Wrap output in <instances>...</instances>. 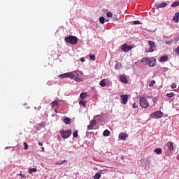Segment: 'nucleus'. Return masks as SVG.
I'll list each match as a JSON object with an SVG mask.
<instances>
[{
    "instance_id": "39",
    "label": "nucleus",
    "mask_w": 179,
    "mask_h": 179,
    "mask_svg": "<svg viewBox=\"0 0 179 179\" xmlns=\"http://www.w3.org/2000/svg\"><path fill=\"white\" fill-rule=\"evenodd\" d=\"M113 20H120V18H118V16L117 15H115L113 17Z\"/></svg>"
},
{
    "instance_id": "6",
    "label": "nucleus",
    "mask_w": 179,
    "mask_h": 179,
    "mask_svg": "<svg viewBox=\"0 0 179 179\" xmlns=\"http://www.w3.org/2000/svg\"><path fill=\"white\" fill-rule=\"evenodd\" d=\"M148 45L150 47L149 52H153L155 50H156V43H155V42H153L152 41H148Z\"/></svg>"
},
{
    "instance_id": "38",
    "label": "nucleus",
    "mask_w": 179,
    "mask_h": 179,
    "mask_svg": "<svg viewBox=\"0 0 179 179\" xmlns=\"http://www.w3.org/2000/svg\"><path fill=\"white\" fill-rule=\"evenodd\" d=\"M134 24H141V21L139 20L134 21Z\"/></svg>"
},
{
    "instance_id": "12",
    "label": "nucleus",
    "mask_w": 179,
    "mask_h": 179,
    "mask_svg": "<svg viewBox=\"0 0 179 179\" xmlns=\"http://www.w3.org/2000/svg\"><path fill=\"white\" fill-rule=\"evenodd\" d=\"M127 137H128V135H127V134L125 133H120L119 134L120 139H122V141H125V139H127Z\"/></svg>"
},
{
    "instance_id": "25",
    "label": "nucleus",
    "mask_w": 179,
    "mask_h": 179,
    "mask_svg": "<svg viewBox=\"0 0 179 179\" xmlns=\"http://www.w3.org/2000/svg\"><path fill=\"white\" fill-rule=\"evenodd\" d=\"M86 103H87V102L85 101H79L80 106H83L84 107V108H86Z\"/></svg>"
},
{
    "instance_id": "46",
    "label": "nucleus",
    "mask_w": 179,
    "mask_h": 179,
    "mask_svg": "<svg viewBox=\"0 0 179 179\" xmlns=\"http://www.w3.org/2000/svg\"><path fill=\"white\" fill-rule=\"evenodd\" d=\"M153 103H157V99H155L152 100Z\"/></svg>"
},
{
    "instance_id": "32",
    "label": "nucleus",
    "mask_w": 179,
    "mask_h": 179,
    "mask_svg": "<svg viewBox=\"0 0 179 179\" xmlns=\"http://www.w3.org/2000/svg\"><path fill=\"white\" fill-rule=\"evenodd\" d=\"M155 83H156V81H155V80L150 81V84H149L150 87H152V86H154Z\"/></svg>"
},
{
    "instance_id": "20",
    "label": "nucleus",
    "mask_w": 179,
    "mask_h": 179,
    "mask_svg": "<svg viewBox=\"0 0 179 179\" xmlns=\"http://www.w3.org/2000/svg\"><path fill=\"white\" fill-rule=\"evenodd\" d=\"M36 171H37L36 168H32L28 170V172L29 173V174H33V173H36Z\"/></svg>"
},
{
    "instance_id": "18",
    "label": "nucleus",
    "mask_w": 179,
    "mask_h": 179,
    "mask_svg": "<svg viewBox=\"0 0 179 179\" xmlns=\"http://www.w3.org/2000/svg\"><path fill=\"white\" fill-rule=\"evenodd\" d=\"M173 20H175V22L178 23V22L179 21V13H176L175 14V15L173 16Z\"/></svg>"
},
{
    "instance_id": "27",
    "label": "nucleus",
    "mask_w": 179,
    "mask_h": 179,
    "mask_svg": "<svg viewBox=\"0 0 179 179\" xmlns=\"http://www.w3.org/2000/svg\"><path fill=\"white\" fill-rule=\"evenodd\" d=\"M99 85H100V86H101V87H105V86H106V80H104V79L101 80Z\"/></svg>"
},
{
    "instance_id": "11",
    "label": "nucleus",
    "mask_w": 179,
    "mask_h": 179,
    "mask_svg": "<svg viewBox=\"0 0 179 179\" xmlns=\"http://www.w3.org/2000/svg\"><path fill=\"white\" fill-rule=\"evenodd\" d=\"M94 125H96V120H92L90 124L87 126L88 129H93V127H94Z\"/></svg>"
},
{
    "instance_id": "3",
    "label": "nucleus",
    "mask_w": 179,
    "mask_h": 179,
    "mask_svg": "<svg viewBox=\"0 0 179 179\" xmlns=\"http://www.w3.org/2000/svg\"><path fill=\"white\" fill-rule=\"evenodd\" d=\"M140 106L143 108H148L149 107V102H148V99L145 97L140 96Z\"/></svg>"
},
{
    "instance_id": "40",
    "label": "nucleus",
    "mask_w": 179,
    "mask_h": 179,
    "mask_svg": "<svg viewBox=\"0 0 179 179\" xmlns=\"http://www.w3.org/2000/svg\"><path fill=\"white\" fill-rule=\"evenodd\" d=\"M176 87H177V85H176V84L171 85V89H176Z\"/></svg>"
},
{
    "instance_id": "10",
    "label": "nucleus",
    "mask_w": 179,
    "mask_h": 179,
    "mask_svg": "<svg viewBox=\"0 0 179 179\" xmlns=\"http://www.w3.org/2000/svg\"><path fill=\"white\" fill-rule=\"evenodd\" d=\"M120 98L122 99V104H127L128 103V95H121Z\"/></svg>"
},
{
    "instance_id": "23",
    "label": "nucleus",
    "mask_w": 179,
    "mask_h": 179,
    "mask_svg": "<svg viewBox=\"0 0 179 179\" xmlns=\"http://www.w3.org/2000/svg\"><path fill=\"white\" fill-rule=\"evenodd\" d=\"M101 178V173H97L94 176V179H100Z\"/></svg>"
},
{
    "instance_id": "35",
    "label": "nucleus",
    "mask_w": 179,
    "mask_h": 179,
    "mask_svg": "<svg viewBox=\"0 0 179 179\" xmlns=\"http://www.w3.org/2000/svg\"><path fill=\"white\" fill-rule=\"evenodd\" d=\"M167 97L169 98H171L173 97V96H174V93L173 92H171L166 94Z\"/></svg>"
},
{
    "instance_id": "15",
    "label": "nucleus",
    "mask_w": 179,
    "mask_h": 179,
    "mask_svg": "<svg viewBox=\"0 0 179 179\" xmlns=\"http://www.w3.org/2000/svg\"><path fill=\"white\" fill-rule=\"evenodd\" d=\"M120 82H122V83H128V79L127 78V77L124 76H121Z\"/></svg>"
},
{
    "instance_id": "24",
    "label": "nucleus",
    "mask_w": 179,
    "mask_h": 179,
    "mask_svg": "<svg viewBox=\"0 0 179 179\" xmlns=\"http://www.w3.org/2000/svg\"><path fill=\"white\" fill-rule=\"evenodd\" d=\"M68 75H69V73L61 74L59 76V78H60V79H64L65 78H68Z\"/></svg>"
},
{
    "instance_id": "42",
    "label": "nucleus",
    "mask_w": 179,
    "mask_h": 179,
    "mask_svg": "<svg viewBox=\"0 0 179 179\" xmlns=\"http://www.w3.org/2000/svg\"><path fill=\"white\" fill-rule=\"evenodd\" d=\"M175 52L179 54V47L176 49Z\"/></svg>"
},
{
    "instance_id": "28",
    "label": "nucleus",
    "mask_w": 179,
    "mask_h": 179,
    "mask_svg": "<svg viewBox=\"0 0 179 179\" xmlns=\"http://www.w3.org/2000/svg\"><path fill=\"white\" fill-rule=\"evenodd\" d=\"M99 22L100 23H101V24H104V23L106 22V19L104 18V17H100Z\"/></svg>"
},
{
    "instance_id": "9",
    "label": "nucleus",
    "mask_w": 179,
    "mask_h": 179,
    "mask_svg": "<svg viewBox=\"0 0 179 179\" xmlns=\"http://www.w3.org/2000/svg\"><path fill=\"white\" fill-rule=\"evenodd\" d=\"M152 117H155V118H162L163 117V113L160 111L155 112L152 115Z\"/></svg>"
},
{
    "instance_id": "30",
    "label": "nucleus",
    "mask_w": 179,
    "mask_h": 179,
    "mask_svg": "<svg viewBox=\"0 0 179 179\" xmlns=\"http://www.w3.org/2000/svg\"><path fill=\"white\" fill-rule=\"evenodd\" d=\"M172 8H176V6H179V2L178 1H175L171 4Z\"/></svg>"
},
{
    "instance_id": "8",
    "label": "nucleus",
    "mask_w": 179,
    "mask_h": 179,
    "mask_svg": "<svg viewBox=\"0 0 179 179\" xmlns=\"http://www.w3.org/2000/svg\"><path fill=\"white\" fill-rule=\"evenodd\" d=\"M59 103V101H54L53 102L51 103V107L52 108L55 109V113H57V110H58Z\"/></svg>"
},
{
    "instance_id": "29",
    "label": "nucleus",
    "mask_w": 179,
    "mask_h": 179,
    "mask_svg": "<svg viewBox=\"0 0 179 179\" xmlns=\"http://www.w3.org/2000/svg\"><path fill=\"white\" fill-rule=\"evenodd\" d=\"M155 152V153H157V155H162V148H156Z\"/></svg>"
},
{
    "instance_id": "41",
    "label": "nucleus",
    "mask_w": 179,
    "mask_h": 179,
    "mask_svg": "<svg viewBox=\"0 0 179 179\" xmlns=\"http://www.w3.org/2000/svg\"><path fill=\"white\" fill-rule=\"evenodd\" d=\"M18 176H20L21 177V178H24V175L22 174V172H20V174H18Z\"/></svg>"
},
{
    "instance_id": "22",
    "label": "nucleus",
    "mask_w": 179,
    "mask_h": 179,
    "mask_svg": "<svg viewBox=\"0 0 179 179\" xmlns=\"http://www.w3.org/2000/svg\"><path fill=\"white\" fill-rule=\"evenodd\" d=\"M111 132L109 130H105L103 133V136H110Z\"/></svg>"
},
{
    "instance_id": "36",
    "label": "nucleus",
    "mask_w": 179,
    "mask_h": 179,
    "mask_svg": "<svg viewBox=\"0 0 179 179\" xmlns=\"http://www.w3.org/2000/svg\"><path fill=\"white\" fill-rule=\"evenodd\" d=\"M24 150H27V149H29V145H27V143H24Z\"/></svg>"
},
{
    "instance_id": "13",
    "label": "nucleus",
    "mask_w": 179,
    "mask_h": 179,
    "mask_svg": "<svg viewBox=\"0 0 179 179\" xmlns=\"http://www.w3.org/2000/svg\"><path fill=\"white\" fill-rule=\"evenodd\" d=\"M166 145L169 150H173L174 143L173 142H168Z\"/></svg>"
},
{
    "instance_id": "5",
    "label": "nucleus",
    "mask_w": 179,
    "mask_h": 179,
    "mask_svg": "<svg viewBox=\"0 0 179 179\" xmlns=\"http://www.w3.org/2000/svg\"><path fill=\"white\" fill-rule=\"evenodd\" d=\"M132 46L127 44V43H124L122 45L121 47V50L122 51H124V52H128L129 51H131V50H132Z\"/></svg>"
},
{
    "instance_id": "45",
    "label": "nucleus",
    "mask_w": 179,
    "mask_h": 179,
    "mask_svg": "<svg viewBox=\"0 0 179 179\" xmlns=\"http://www.w3.org/2000/svg\"><path fill=\"white\" fill-rule=\"evenodd\" d=\"M38 145H39V146H43V142H38Z\"/></svg>"
},
{
    "instance_id": "19",
    "label": "nucleus",
    "mask_w": 179,
    "mask_h": 179,
    "mask_svg": "<svg viewBox=\"0 0 179 179\" xmlns=\"http://www.w3.org/2000/svg\"><path fill=\"white\" fill-rule=\"evenodd\" d=\"M169 59V57L167 56H163L160 58L159 61L160 62H166Z\"/></svg>"
},
{
    "instance_id": "34",
    "label": "nucleus",
    "mask_w": 179,
    "mask_h": 179,
    "mask_svg": "<svg viewBox=\"0 0 179 179\" xmlns=\"http://www.w3.org/2000/svg\"><path fill=\"white\" fill-rule=\"evenodd\" d=\"M106 16H107V17H113V13H111V12H108V13H106Z\"/></svg>"
},
{
    "instance_id": "31",
    "label": "nucleus",
    "mask_w": 179,
    "mask_h": 179,
    "mask_svg": "<svg viewBox=\"0 0 179 179\" xmlns=\"http://www.w3.org/2000/svg\"><path fill=\"white\" fill-rule=\"evenodd\" d=\"M90 58L92 61H96V56H94V55H90Z\"/></svg>"
},
{
    "instance_id": "26",
    "label": "nucleus",
    "mask_w": 179,
    "mask_h": 179,
    "mask_svg": "<svg viewBox=\"0 0 179 179\" xmlns=\"http://www.w3.org/2000/svg\"><path fill=\"white\" fill-rule=\"evenodd\" d=\"M66 163V160L63 161H59L55 163L56 166L61 165V164H65Z\"/></svg>"
},
{
    "instance_id": "47",
    "label": "nucleus",
    "mask_w": 179,
    "mask_h": 179,
    "mask_svg": "<svg viewBox=\"0 0 179 179\" xmlns=\"http://www.w3.org/2000/svg\"><path fill=\"white\" fill-rule=\"evenodd\" d=\"M41 149H42V152H44V148L41 147Z\"/></svg>"
},
{
    "instance_id": "1",
    "label": "nucleus",
    "mask_w": 179,
    "mask_h": 179,
    "mask_svg": "<svg viewBox=\"0 0 179 179\" xmlns=\"http://www.w3.org/2000/svg\"><path fill=\"white\" fill-rule=\"evenodd\" d=\"M68 78L70 79H73L76 82H83V78L79 77V73L76 71H73L69 73Z\"/></svg>"
},
{
    "instance_id": "4",
    "label": "nucleus",
    "mask_w": 179,
    "mask_h": 179,
    "mask_svg": "<svg viewBox=\"0 0 179 179\" xmlns=\"http://www.w3.org/2000/svg\"><path fill=\"white\" fill-rule=\"evenodd\" d=\"M60 135L62 136V138H63L64 139H66L68 138H69L71 136V135H72V130L69 129L66 131H60Z\"/></svg>"
},
{
    "instance_id": "2",
    "label": "nucleus",
    "mask_w": 179,
    "mask_h": 179,
    "mask_svg": "<svg viewBox=\"0 0 179 179\" xmlns=\"http://www.w3.org/2000/svg\"><path fill=\"white\" fill-rule=\"evenodd\" d=\"M65 41L69 43V44H76V43H78V37L74 36H66Z\"/></svg>"
},
{
    "instance_id": "44",
    "label": "nucleus",
    "mask_w": 179,
    "mask_h": 179,
    "mask_svg": "<svg viewBox=\"0 0 179 179\" xmlns=\"http://www.w3.org/2000/svg\"><path fill=\"white\" fill-rule=\"evenodd\" d=\"M80 61H81V62H85V57H81Z\"/></svg>"
},
{
    "instance_id": "14",
    "label": "nucleus",
    "mask_w": 179,
    "mask_h": 179,
    "mask_svg": "<svg viewBox=\"0 0 179 179\" xmlns=\"http://www.w3.org/2000/svg\"><path fill=\"white\" fill-rule=\"evenodd\" d=\"M157 8H166L167 6V3L163 2L156 4Z\"/></svg>"
},
{
    "instance_id": "43",
    "label": "nucleus",
    "mask_w": 179,
    "mask_h": 179,
    "mask_svg": "<svg viewBox=\"0 0 179 179\" xmlns=\"http://www.w3.org/2000/svg\"><path fill=\"white\" fill-rule=\"evenodd\" d=\"M133 107H134V108H138V105H136V103H134L133 104Z\"/></svg>"
},
{
    "instance_id": "17",
    "label": "nucleus",
    "mask_w": 179,
    "mask_h": 179,
    "mask_svg": "<svg viewBox=\"0 0 179 179\" xmlns=\"http://www.w3.org/2000/svg\"><path fill=\"white\" fill-rule=\"evenodd\" d=\"M141 62L142 64H148L149 62V58L148 57H144L141 59Z\"/></svg>"
},
{
    "instance_id": "7",
    "label": "nucleus",
    "mask_w": 179,
    "mask_h": 179,
    "mask_svg": "<svg viewBox=\"0 0 179 179\" xmlns=\"http://www.w3.org/2000/svg\"><path fill=\"white\" fill-rule=\"evenodd\" d=\"M148 65L151 67L156 66V59L153 57L150 58L148 59Z\"/></svg>"
},
{
    "instance_id": "16",
    "label": "nucleus",
    "mask_w": 179,
    "mask_h": 179,
    "mask_svg": "<svg viewBox=\"0 0 179 179\" xmlns=\"http://www.w3.org/2000/svg\"><path fill=\"white\" fill-rule=\"evenodd\" d=\"M63 122H64V124H66V125H69V124H71V119H69V117H66L63 119Z\"/></svg>"
},
{
    "instance_id": "37",
    "label": "nucleus",
    "mask_w": 179,
    "mask_h": 179,
    "mask_svg": "<svg viewBox=\"0 0 179 179\" xmlns=\"http://www.w3.org/2000/svg\"><path fill=\"white\" fill-rule=\"evenodd\" d=\"M115 69H120V68H121V64L117 63L115 66Z\"/></svg>"
},
{
    "instance_id": "33",
    "label": "nucleus",
    "mask_w": 179,
    "mask_h": 179,
    "mask_svg": "<svg viewBox=\"0 0 179 179\" xmlns=\"http://www.w3.org/2000/svg\"><path fill=\"white\" fill-rule=\"evenodd\" d=\"M78 130H76L73 133V138H78Z\"/></svg>"
},
{
    "instance_id": "21",
    "label": "nucleus",
    "mask_w": 179,
    "mask_h": 179,
    "mask_svg": "<svg viewBox=\"0 0 179 179\" xmlns=\"http://www.w3.org/2000/svg\"><path fill=\"white\" fill-rule=\"evenodd\" d=\"M80 99H82V100H85V99H86V97H87V94L83 92L80 94Z\"/></svg>"
}]
</instances>
